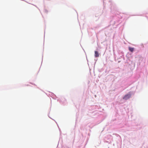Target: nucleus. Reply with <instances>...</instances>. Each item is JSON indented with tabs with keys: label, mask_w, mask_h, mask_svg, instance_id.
<instances>
[{
	"label": "nucleus",
	"mask_w": 148,
	"mask_h": 148,
	"mask_svg": "<svg viewBox=\"0 0 148 148\" xmlns=\"http://www.w3.org/2000/svg\"><path fill=\"white\" fill-rule=\"evenodd\" d=\"M131 95L130 94H128L125 95L124 97H123V99L126 100L130 98L131 97Z\"/></svg>",
	"instance_id": "nucleus-1"
},
{
	"label": "nucleus",
	"mask_w": 148,
	"mask_h": 148,
	"mask_svg": "<svg viewBox=\"0 0 148 148\" xmlns=\"http://www.w3.org/2000/svg\"><path fill=\"white\" fill-rule=\"evenodd\" d=\"M95 56L96 57L99 56V53L97 51H95Z\"/></svg>",
	"instance_id": "nucleus-2"
},
{
	"label": "nucleus",
	"mask_w": 148,
	"mask_h": 148,
	"mask_svg": "<svg viewBox=\"0 0 148 148\" xmlns=\"http://www.w3.org/2000/svg\"><path fill=\"white\" fill-rule=\"evenodd\" d=\"M129 49L130 51L132 52L134 51V49L133 48L129 47Z\"/></svg>",
	"instance_id": "nucleus-3"
}]
</instances>
